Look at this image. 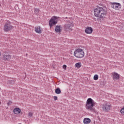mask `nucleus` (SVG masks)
Here are the masks:
<instances>
[{"instance_id": "obj_1", "label": "nucleus", "mask_w": 124, "mask_h": 124, "mask_svg": "<svg viewBox=\"0 0 124 124\" xmlns=\"http://www.w3.org/2000/svg\"><path fill=\"white\" fill-rule=\"evenodd\" d=\"M107 15V11L102 7L97 8L94 10L95 17L98 19H104Z\"/></svg>"}, {"instance_id": "obj_2", "label": "nucleus", "mask_w": 124, "mask_h": 124, "mask_svg": "<svg viewBox=\"0 0 124 124\" xmlns=\"http://www.w3.org/2000/svg\"><path fill=\"white\" fill-rule=\"evenodd\" d=\"M96 103L92 98H89L86 101L85 105V108L87 110H90V111H94L93 106H95Z\"/></svg>"}, {"instance_id": "obj_9", "label": "nucleus", "mask_w": 124, "mask_h": 124, "mask_svg": "<svg viewBox=\"0 0 124 124\" xmlns=\"http://www.w3.org/2000/svg\"><path fill=\"white\" fill-rule=\"evenodd\" d=\"M111 76L112 77L113 80L116 81L117 80H119L120 79V75L119 74L117 73L116 72H113L111 73Z\"/></svg>"}, {"instance_id": "obj_13", "label": "nucleus", "mask_w": 124, "mask_h": 124, "mask_svg": "<svg viewBox=\"0 0 124 124\" xmlns=\"http://www.w3.org/2000/svg\"><path fill=\"white\" fill-rule=\"evenodd\" d=\"M55 32L61 34L62 33V26L60 25H57L56 26L55 29Z\"/></svg>"}, {"instance_id": "obj_15", "label": "nucleus", "mask_w": 124, "mask_h": 124, "mask_svg": "<svg viewBox=\"0 0 124 124\" xmlns=\"http://www.w3.org/2000/svg\"><path fill=\"white\" fill-rule=\"evenodd\" d=\"M91 119L89 118H85L83 119V124H91Z\"/></svg>"}, {"instance_id": "obj_18", "label": "nucleus", "mask_w": 124, "mask_h": 124, "mask_svg": "<svg viewBox=\"0 0 124 124\" xmlns=\"http://www.w3.org/2000/svg\"><path fill=\"white\" fill-rule=\"evenodd\" d=\"M120 113L122 116H124V107H123L120 110Z\"/></svg>"}, {"instance_id": "obj_12", "label": "nucleus", "mask_w": 124, "mask_h": 124, "mask_svg": "<svg viewBox=\"0 0 124 124\" xmlns=\"http://www.w3.org/2000/svg\"><path fill=\"white\" fill-rule=\"evenodd\" d=\"M21 112H22V110H21V108H15L13 109V113L14 114H15V115H20Z\"/></svg>"}, {"instance_id": "obj_8", "label": "nucleus", "mask_w": 124, "mask_h": 124, "mask_svg": "<svg viewBox=\"0 0 124 124\" xmlns=\"http://www.w3.org/2000/svg\"><path fill=\"white\" fill-rule=\"evenodd\" d=\"M64 29L65 30H71V28L74 27L73 22L68 21L67 23L64 25Z\"/></svg>"}, {"instance_id": "obj_14", "label": "nucleus", "mask_w": 124, "mask_h": 124, "mask_svg": "<svg viewBox=\"0 0 124 124\" xmlns=\"http://www.w3.org/2000/svg\"><path fill=\"white\" fill-rule=\"evenodd\" d=\"M35 31L40 34V33H42V28L40 26H37L35 27Z\"/></svg>"}, {"instance_id": "obj_22", "label": "nucleus", "mask_w": 124, "mask_h": 124, "mask_svg": "<svg viewBox=\"0 0 124 124\" xmlns=\"http://www.w3.org/2000/svg\"><path fill=\"white\" fill-rule=\"evenodd\" d=\"M32 115H33V113L31 112H29L28 114L29 117H32Z\"/></svg>"}, {"instance_id": "obj_23", "label": "nucleus", "mask_w": 124, "mask_h": 124, "mask_svg": "<svg viewBox=\"0 0 124 124\" xmlns=\"http://www.w3.org/2000/svg\"><path fill=\"white\" fill-rule=\"evenodd\" d=\"M53 98H54V100H58L57 96H54Z\"/></svg>"}, {"instance_id": "obj_25", "label": "nucleus", "mask_w": 124, "mask_h": 124, "mask_svg": "<svg viewBox=\"0 0 124 124\" xmlns=\"http://www.w3.org/2000/svg\"><path fill=\"white\" fill-rule=\"evenodd\" d=\"M1 56V52H0V57Z\"/></svg>"}, {"instance_id": "obj_6", "label": "nucleus", "mask_w": 124, "mask_h": 124, "mask_svg": "<svg viewBox=\"0 0 124 124\" xmlns=\"http://www.w3.org/2000/svg\"><path fill=\"white\" fill-rule=\"evenodd\" d=\"M112 108V105L108 102H106L102 105V109L104 112H108Z\"/></svg>"}, {"instance_id": "obj_20", "label": "nucleus", "mask_w": 124, "mask_h": 124, "mask_svg": "<svg viewBox=\"0 0 124 124\" xmlns=\"http://www.w3.org/2000/svg\"><path fill=\"white\" fill-rule=\"evenodd\" d=\"M93 79L95 80H98V75H95L93 77Z\"/></svg>"}, {"instance_id": "obj_10", "label": "nucleus", "mask_w": 124, "mask_h": 124, "mask_svg": "<svg viewBox=\"0 0 124 124\" xmlns=\"http://www.w3.org/2000/svg\"><path fill=\"white\" fill-rule=\"evenodd\" d=\"M93 31V30L91 27H87L85 30V32L86 34H92Z\"/></svg>"}, {"instance_id": "obj_19", "label": "nucleus", "mask_w": 124, "mask_h": 124, "mask_svg": "<svg viewBox=\"0 0 124 124\" xmlns=\"http://www.w3.org/2000/svg\"><path fill=\"white\" fill-rule=\"evenodd\" d=\"M34 12L35 14H36L37 15V14H38V13H39V9H35Z\"/></svg>"}, {"instance_id": "obj_7", "label": "nucleus", "mask_w": 124, "mask_h": 124, "mask_svg": "<svg viewBox=\"0 0 124 124\" xmlns=\"http://www.w3.org/2000/svg\"><path fill=\"white\" fill-rule=\"evenodd\" d=\"M110 6L115 10H120L122 8V5H121V3L118 2H112L110 3Z\"/></svg>"}, {"instance_id": "obj_11", "label": "nucleus", "mask_w": 124, "mask_h": 124, "mask_svg": "<svg viewBox=\"0 0 124 124\" xmlns=\"http://www.w3.org/2000/svg\"><path fill=\"white\" fill-rule=\"evenodd\" d=\"M2 59L3 61H7L9 62L11 60V55L9 54H4L3 55Z\"/></svg>"}, {"instance_id": "obj_17", "label": "nucleus", "mask_w": 124, "mask_h": 124, "mask_svg": "<svg viewBox=\"0 0 124 124\" xmlns=\"http://www.w3.org/2000/svg\"><path fill=\"white\" fill-rule=\"evenodd\" d=\"M62 93V91H61V89L58 88L55 90V93H57V94H60Z\"/></svg>"}, {"instance_id": "obj_16", "label": "nucleus", "mask_w": 124, "mask_h": 124, "mask_svg": "<svg viewBox=\"0 0 124 124\" xmlns=\"http://www.w3.org/2000/svg\"><path fill=\"white\" fill-rule=\"evenodd\" d=\"M75 67L77 69H80L82 67V63L81 62H78L75 64Z\"/></svg>"}, {"instance_id": "obj_3", "label": "nucleus", "mask_w": 124, "mask_h": 124, "mask_svg": "<svg viewBox=\"0 0 124 124\" xmlns=\"http://www.w3.org/2000/svg\"><path fill=\"white\" fill-rule=\"evenodd\" d=\"M74 56L78 59H82L85 57V51L82 48H78L74 51Z\"/></svg>"}, {"instance_id": "obj_21", "label": "nucleus", "mask_w": 124, "mask_h": 124, "mask_svg": "<svg viewBox=\"0 0 124 124\" xmlns=\"http://www.w3.org/2000/svg\"><path fill=\"white\" fill-rule=\"evenodd\" d=\"M67 67V66H66V65H63L62 66V68L63 69H64V70H66V68Z\"/></svg>"}, {"instance_id": "obj_5", "label": "nucleus", "mask_w": 124, "mask_h": 124, "mask_svg": "<svg viewBox=\"0 0 124 124\" xmlns=\"http://www.w3.org/2000/svg\"><path fill=\"white\" fill-rule=\"evenodd\" d=\"M59 19L60 17L56 16H52L49 20V25L50 28H52L53 26H56L58 24Z\"/></svg>"}, {"instance_id": "obj_24", "label": "nucleus", "mask_w": 124, "mask_h": 124, "mask_svg": "<svg viewBox=\"0 0 124 124\" xmlns=\"http://www.w3.org/2000/svg\"><path fill=\"white\" fill-rule=\"evenodd\" d=\"M96 2H97L98 4H99L100 2H101V0H97Z\"/></svg>"}, {"instance_id": "obj_4", "label": "nucleus", "mask_w": 124, "mask_h": 124, "mask_svg": "<svg viewBox=\"0 0 124 124\" xmlns=\"http://www.w3.org/2000/svg\"><path fill=\"white\" fill-rule=\"evenodd\" d=\"M14 29V27L11 25V22L7 21L4 25L3 31L6 32H8L10 31H12Z\"/></svg>"}]
</instances>
